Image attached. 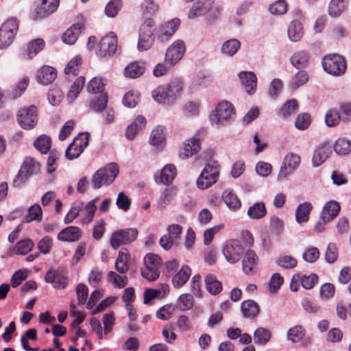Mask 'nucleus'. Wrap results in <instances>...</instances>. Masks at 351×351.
I'll return each mask as SVG.
<instances>
[{"mask_svg":"<svg viewBox=\"0 0 351 351\" xmlns=\"http://www.w3.org/2000/svg\"><path fill=\"white\" fill-rule=\"evenodd\" d=\"M165 128L162 126H158L154 129L149 138V143L154 146H157L165 141Z\"/></svg>","mask_w":351,"mask_h":351,"instance_id":"a19ab883","label":"nucleus"},{"mask_svg":"<svg viewBox=\"0 0 351 351\" xmlns=\"http://www.w3.org/2000/svg\"><path fill=\"white\" fill-rule=\"evenodd\" d=\"M178 308L182 311L191 309L193 306V297L191 294H182L178 300Z\"/></svg>","mask_w":351,"mask_h":351,"instance_id":"bf43d9fd","label":"nucleus"},{"mask_svg":"<svg viewBox=\"0 0 351 351\" xmlns=\"http://www.w3.org/2000/svg\"><path fill=\"white\" fill-rule=\"evenodd\" d=\"M222 252L226 261L234 264L241 259L244 253V249L239 240L230 239L225 243Z\"/></svg>","mask_w":351,"mask_h":351,"instance_id":"1a4fd4ad","label":"nucleus"},{"mask_svg":"<svg viewBox=\"0 0 351 351\" xmlns=\"http://www.w3.org/2000/svg\"><path fill=\"white\" fill-rule=\"evenodd\" d=\"M298 109V101L295 99H289L281 108L280 114L284 118H287L296 112Z\"/></svg>","mask_w":351,"mask_h":351,"instance_id":"5fc2aeb1","label":"nucleus"},{"mask_svg":"<svg viewBox=\"0 0 351 351\" xmlns=\"http://www.w3.org/2000/svg\"><path fill=\"white\" fill-rule=\"evenodd\" d=\"M145 62L135 61L129 64L125 69V75L131 78H136L145 72Z\"/></svg>","mask_w":351,"mask_h":351,"instance_id":"f704fd0d","label":"nucleus"},{"mask_svg":"<svg viewBox=\"0 0 351 351\" xmlns=\"http://www.w3.org/2000/svg\"><path fill=\"white\" fill-rule=\"evenodd\" d=\"M240 46L241 43L237 39H230L223 43L221 47V52L232 56L236 53Z\"/></svg>","mask_w":351,"mask_h":351,"instance_id":"de8ad7c7","label":"nucleus"},{"mask_svg":"<svg viewBox=\"0 0 351 351\" xmlns=\"http://www.w3.org/2000/svg\"><path fill=\"white\" fill-rule=\"evenodd\" d=\"M19 23L15 19L7 20L0 27V49L8 47L18 32Z\"/></svg>","mask_w":351,"mask_h":351,"instance_id":"0eeeda50","label":"nucleus"},{"mask_svg":"<svg viewBox=\"0 0 351 351\" xmlns=\"http://www.w3.org/2000/svg\"><path fill=\"white\" fill-rule=\"evenodd\" d=\"M107 280L119 289L123 288L128 283V278L125 276H121L112 271L108 273Z\"/></svg>","mask_w":351,"mask_h":351,"instance_id":"603ef678","label":"nucleus"},{"mask_svg":"<svg viewBox=\"0 0 351 351\" xmlns=\"http://www.w3.org/2000/svg\"><path fill=\"white\" fill-rule=\"evenodd\" d=\"M104 86L105 84L102 79L94 77L89 82L87 89L89 93L101 94L104 90Z\"/></svg>","mask_w":351,"mask_h":351,"instance_id":"69168bd1","label":"nucleus"},{"mask_svg":"<svg viewBox=\"0 0 351 351\" xmlns=\"http://www.w3.org/2000/svg\"><path fill=\"white\" fill-rule=\"evenodd\" d=\"M222 198L224 203L230 210H237L241 206V200L232 189L224 191Z\"/></svg>","mask_w":351,"mask_h":351,"instance_id":"cd10ccee","label":"nucleus"},{"mask_svg":"<svg viewBox=\"0 0 351 351\" xmlns=\"http://www.w3.org/2000/svg\"><path fill=\"white\" fill-rule=\"evenodd\" d=\"M309 80L308 73L304 70L298 71L291 79L289 84V88L292 90H296L301 86L305 84Z\"/></svg>","mask_w":351,"mask_h":351,"instance_id":"58836bf2","label":"nucleus"},{"mask_svg":"<svg viewBox=\"0 0 351 351\" xmlns=\"http://www.w3.org/2000/svg\"><path fill=\"white\" fill-rule=\"evenodd\" d=\"M332 148L329 145L318 147L314 152L312 163L314 167H319L324 163L332 154Z\"/></svg>","mask_w":351,"mask_h":351,"instance_id":"5701e85b","label":"nucleus"},{"mask_svg":"<svg viewBox=\"0 0 351 351\" xmlns=\"http://www.w3.org/2000/svg\"><path fill=\"white\" fill-rule=\"evenodd\" d=\"M304 329L301 326H295L287 332V339L293 343L298 342L304 336Z\"/></svg>","mask_w":351,"mask_h":351,"instance_id":"052dcab7","label":"nucleus"},{"mask_svg":"<svg viewBox=\"0 0 351 351\" xmlns=\"http://www.w3.org/2000/svg\"><path fill=\"white\" fill-rule=\"evenodd\" d=\"M340 120V114L336 109H330L326 114L325 123L328 127H335L337 125Z\"/></svg>","mask_w":351,"mask_h":351,"instance_id":"13d9d810","label":"nucleus"},{"mask_svg":"<svg viewBox=\"0 0 351 351\" xmlns=\"http://www.w3.org/2000/svg\"><path fill=\"white\" fill-rule=\"evenodd\" d=\"M176 176V169L173 165H166L163 169L154 176L156 183L165 185L170 184Z\"/></svg>","mask_w":351,"mask_h":351,"instance_id":"f3484780","label":"nucleus"},{"mask_svg":"<svg viewBox=\"0 0 351 351\" xmlns=\"http://www.w3.org/2000/svg\"><path fill=\"white\" fill-rule=\"evenodd\" d=\"M324 70L333 75H341L346 69V62L344 58L338 54L326 55L322 59Z\"/></svg>","mask_w":351,"mask_h":351,"instance_id":"7ed1b4c3","label":"nucleus"},{"mask_svg":"<svg viewBox=\"0 0 351 351\" xmlns=\"http://www.w3.org/2000/svg\"><path fill=\"white\" fill-rule=\"evenodd\" d=\"M335 152L339 155H346L351 152V141L346 138H339L334 145Z\"/></svg>","mask_w":351,"mask_h":351,"instance_id":"79ce46f5","label":"nucleus"},{"mask_svg":"<svg viewBox=\"0 0 351 351\" xmlns=\"http://www.w3.org/2000/svg\"><path fill=\"white\" fill-rule=\"evenodd\" d=\"M234 113L232 104L227 101L220 102L215 108V112L211 117V121L217 124L222 123L231 118Z\"/></svg>","mask_w":351,"mask_h":351,"instance_id":"4468645a","label":"nucleus"},{"mask_svg":"<svg viewBox=\"0 0 351 351\" xmlns=\"http://www.w3.org/2000/svg\"><path fill=\"white\" fill-rule=\"evenodd\" d=\"M117 47V36L114 32H110L100 40L97 55L101 58L111 56L115 53Z\"/></svg>","mask_w":351,"mask_h":351,"instance_id":"f8f14e48","label":"nucleus"},{"mask_svg":"<svg viewBox=\"0 0 351 351\" xmlns=\"http://www.w3.org/2000/svg\"><path fill=\"white\" fill-rule=\"evenodd\" d=\"M138 236L136 228L120 230L112 233L110 238L112 247L117 250L121 245H128L134 241Z\"/></svg>","mask_w":351,"mask_h":351,"instance_id":"9d476101","label":"nucleus"},{"mask_svg":"<svg viewBox=\"0 0 351 351\" xmlns=\"http://www.w3.org/2000/svg\"><path fill=\"white\" fill-rule=\"evenodd\" d=\"M83 29V24L77 23L73 24L69 29H67L62 36V41L68 45L74 44L79 35L82 33Z\"/></svg>","mask_w":351,"mask_h":351,"instance_id":"b1692460","label":"nucleus"},{"mask_svg":"<svg viewBox=\"0 0 351 351\" xmlns=\"http://www.w3.org/2000/svg\"><path fill=\"white\" fill-rule=\"evenodd\" d=\"M66 273L60 269L50 268L46 273L45 280L50 283L56 289H64L68 285Z\"/></svg>","mask_w":351,"mask_h":351,"instance_id":"ddd939ff","label":"nucleus"},{"mask_svg":"<svg viewBox=\"0 0 351 351\" xmlns=\"http://www.w3.org/2000/svg\"><path fill=\"white\" fill-rule=\"evenodd\" d=\"M21 167L29 176L36 175L40 172V165L32 157H26Z\"/></svg>","mask_w":351,"mask_h":351,"instance_id":"2f4dec72","label":"nucleus"},{"mask_svg":"<svg viewBox=\"0 0 351 351\" xmlns=\"http://www.w3.org/2000/svg\"><path fill=\"white\" fill-rule=\"evenodd\" d=\"M129 255L122 251L119 252L118 257L115 263V269L120 274H125L128 270V261Z\"/></svg>","mask_w":351,"mask_h":351,"instance_id":"8fccbe9b","label":"nucleus"},{"mask_svg":"<svg viewBox=\"0 0 351 351\" xmlns=\"http://www.w3.org/2000/svg\"><path fill=\"white\" fill-rule=\"evenodd\" d=\"M191 274L189 267L184 265L172 279L173 285L176 288L182 287L189 280Z\"/></svg>","mask_w":351,"mask_h":351,"instance_id":"473e14b6","label":"nucleus"},{"mask_svg":"<svg viewBox=\"0 0 351 351\" xmlns=\"http://www.w3.org/2000/svg\"><path fill=\"white\" fill-rule=\"evenodd\" d=\"M82 59L80 56L73 58L66 65L64 69L66 74L72 73L73 75L79 74V67L82 64Z\"/></svg>","mask_w":351,"mask_h":351,"instance_id":"e2e57ef3","label":"nucleus"},{"mask_svg":"<svg viewBox=\"0 0 351 351\" xmlns=\"http://www.w3.org/2000/svg\"><path fill=\"white\" fill-rule=\"evenodd\" d=\"M205 284L207 291L213 295L218 294L222 290L221 282L217 279L215 275H206L205 277Z\"/></svg>","mask_w":351,"mask_h":351,"instance_id":"e433bc0d","label":"nucleus"},{"mask_svg":"<svg viewBox=\"0 0 351 351\" xmlns=\"http://www.w3.org/2000/svg\"><path fill=\"white\" fill-rule=\"evenodd\" d=\"M59 5V0H42L39 6L36 9L38 18H44L54 12Z\"/></svg>","mask_w":351,"mask_h":351,"instance_id":"4be33fe9","label":"nucleus"},{"mask_svg":"<svg viewBox=\"0 0 351 351\" xmlns=\"http://www.w3.org/2000/svg\"><path fill=\"white\" fill-rule=\"evenodd\" d=\"M145 269L141 270L142 276L149 281L156 280L160 275L158 271L162 265V261L159 256L149 253L144 258Z\"/></svg>","mask_w":351,"mask_h":351,"instance_id":"39448f33","label":"nucleus"},{"mask_svg":"<svg viewBox=\"0 0 351 351\" xmlns=\"http://www.w3.org/2000/svg\"><path fill=\"white\" fill-rule=\"evenodd\" d=\"M16 119L23 129L29 130L34 128L38 123L37 108L32 105L20 109L16 114Z\"/></svg>","mask_w":351,"mask_h":351,"instance_id":"423d86ee","label":"nucleus"},{"mask_svg":"<svg viewBox=\"0 0 351 351\" xmlns=\"http://www.w3.org/2000/svg\"><path fill=\"white\" fill-rule=\"evenodd\" d=\"M98 198H95L86 204L85 206L84 210L86 213V215L82 219V222L84 223H88L92 221L95 213L96 211V206L95 203L97 201Z\"/></svg>","mask_w":351,"mask_h":351,"instance_id":"0e129e2a","label":"nucleus"},{"mask_svg":"<svg viewBox=\"0 0 351 351\" xmlns=\"http://www.w3.org/2000/svg\"><path fill=\"white\" fill-rule=\"evenodd\" d=\"M45 46V42L41 38L35 39L29 43L27 49V59H32L40 51H41Z\"/></svg>","mask_w":351,"mask_h":351,"instance_id":"c03bdc74","label":"nucleus"},{"mask_svg":"<svg viewBox=\"0 0 351 351\" xmlns=\"http://www.w3.org/2000/svg\"><path fill=\"white\" fill-rule=\"evenodd\" d=\"M85 80L84 77H77L71 85L67 98L71 101H73L83 88Z\"/></svg>","mask_w":351,"mask_h":351,"instance_id":"09e8293b","label":"nucleus"},{"mask_svg":"<svg viewBox=\"0 0 351 351\" xmlns=\"http://www.w3.org/2000/svg\"><path fill=\"white\" fill-rule=\"evenodd\" d=\"M155 29V23L152 19H147L141 25L138 42L139 51H146L152 47L154 40L153 33Z\"/></svg>","mask_w":351,"mask_h":351,"instance_id":"20e7f679","label":"nucleus"},{"mask_svg":"<svg viewBox=\"0 0 351 351\" xmlns=\"http://www.w3.org/2000/svg\"><path fill=\"white\" fill-rule=\"evenodd\" d=\"M119 173V167L115 162H111L106 167L98 169L92 177L93 187L95 189H98L103 185H110Z\"/></svg>","mask_w":351,"mask_h":351,"instance_id":"f03ea898","label":"nucleus"},{"mask_svg":"<svg viewBox=\"0 0 351 351\" xmlns=\"http://www.w3.org/2000/svg\"><path fill=\"white\" fill-rule=\"evenodd\" d=\"M34 145L40 153L47 154L51 146V138L47 135H40L34 141Z\"/></svg>","mask_w":351,"mask_h":351,"instance_id":"37998d69","label":"nucleus"},{"mask_svg":"<svg viewBox=\"0 0 351 351\" xmlns=\"http://www.w3.org/2000/svg\"><path fill=\"white\" fill-rule=\"evenodd\" d=\"M214 0H197L190 9L189 18L193 19L205 14L211 9Z\"/></svg>","mask_w":351,"mask_h":351,"instance_id":"6ab92c4d","label":"nucleus"},{"mask_svg":"<svg viewBox=\"0 0 351 351\" xmlns=\"http://www.w3.org/2000/svg\"><path fill=\"white\" fill-rule=\"evenodd\" d=\"M146 124V119L144 117L139 115L135 121L128 126L125 131V136L128 139L133 140L137 133L141 130Z\"/></svg>","mask_w":351,"mask_h":351,"instance_id":"bb28decb","label":"nucleus"},{"mask_svg":"<svg viewBox=\"0 0 351 351\" xmlns=\"http://www.w3.org/2000/svg\"><path fill=\"white\" fill-rule=\"evenodd\" d=\"M345 0H331L328 8V14L331 16H339L344 11L346 6Z\"/></svg>","mask_w":351,"mask_h":351,"instance_id":"ea45409f","label":"nucleus"},{"mask_svg":"<svg viewBox=\"0 0 351 351\" xmlns=\"http://www.w3.org/2000/svg\"><path fill=\"white\" fill-rule=\"evenodd\" d=\"M107 102L106 94L101 93L99 97L91 100L90 107L95 112H101L106 108Z\"/></svg>","mask_w":351,"mask_h":351,"instance_id":"4d7b16f0","label":"nucleus"},{"mask_svg":"<svg viewBox=\"0 0 351 351\" xmlns=\"http://www.w3.org/2000/svg\"><path fill=\"white\" fill-rule=\"evenodd\" d=\"M313 206L309 202L300 204L295 211V218L298 223L306 222L308 220V215L311 211Z\"/></svg>","mask_w":351,"mask_h":351,"instance_id":"4c0bfd02","label":"nucleus"},{"mask_svg":"<svg viewBox=\"0 0 351 351\" xmlns=\"http://www.w3.org/2000/svg\"><path fill=\"white\" fill-rule=\"evenodd\" d=\"M34 244L29 239H25L16 243L13 250L17 254L25 255L32 250Z\"/></svg>","mask_w":351,"mask_h":351,"instance_id":"a18cd8bd","label":"nucleus"},{"mask_svg":"<svg viewBox=\"0 0 351 351\" xmlns=\"http://www.w3.org/2000/svg\"><path fill=\"white\" fill-rule=\"evenodd\" d=\"M318 282V276L315 274H311L308 276L301 274L300 283L306 289H312Z\"/></svg>","mask_w":351,"mask_h":351,"instance_id":"338daca9","label":"nucleus"},{"mask_svg":"<svg viewBox=\"0 0 351 351\" xmlns=\"http://www.w3.org/2000/svg\"><path fill=\"white\" fill-rule=\"evenodd\" d=\"M180 25V20L175 18L159 27L158 39L161 41L169 40Z\"/></svg>","mask_w":351,"mask_h":351,"instance_id":"a211bd4d","label":"nucleus"},{"mask_svg":"<svg viewBox=\"0 0 351 351\" xmlns=\"http://www.w3.org/2000/svg\"><path fill=\"white\" fill-rule=\"evenodd\" d=\"M185 51V44L182 40H177L174 41L167 49L165 61L170 66H174L182 58Z\"/></svg>","mask_w":351,"mask_h":351,"instance_id":"9b49d317","label":"nucleus"},{"mask_svg":"<svg viewBox=\"0 0 351 351\" xmlns=\"http://www.w3.org/2000/svg\"><path fill=\"white\" fill-rule=\"evenodd\" d=\"M311 122V115L308 113H302L298 115L295 121V127L300 130L308 128Z\"/></svg>","mask_w":351,"mask_h":351,"instance_id":"774afa93","label":"nucleus"},{"mask_svg":"<svg viewBox=\"0 0 351 351\" xmlns=\"http://www.w3.org/2000/svg\"><path fill=\"white\" fill-rule=\"evenodd\" d=\"M42 215L41 207L38 204H36L29 208L28 214L25 217V221L29 223L32 221H40L42 219Z\"/></svg>","mask_w":351,"mask_h":351,"instance_id":"864d4df0","label":"nucleus"},{"mask_svg":"<svg viewBox=\"0 0 351 351\" xmlns=\"http://www.w3.org/2000/svg\"><path fill=\"white\" fill-rule=\"evenodd\" d=\"M340 208L338 202L333 200L329 201L324 205L321 215L323 216V219L331 221L338 215Z\"/></svg>","mask_w":351,"mask_h":351,"instance_id":"7c9ffc66","label":"nucleus"},{"mask_svg":"<svg viewBox=\"0 0 351 351\" xmlns=\"http://www.w3.org/2000/svg\"><path fill=\"white\" fill-rule=\"evenodd\" d=\"M57 77L56 70L50 66H44L37 72L36 79L38 83L48 85L53 82Z\"/></svg>","mask_w":351,"mask_h":351,"instance_id":"412c9836","label":"nucleus"},{"mask_svg":"<svg viewBox=\"0 0 351 351\" xmlns=\"http://www.w3.org/2000/svg\"><path fill=\"white\" fill-rule=\"evenodd\" d=\"M140 7L144 16H153L158 11V5L153 0H144Z\"/></svg>","mask_w":351,"mask_h":351,"instance_id":"6e6d98bb","label":"nucleus"},{"mask_svg":"<svg viewBox=\"0 0 351 351\" xmlns=\"http://www.w3.org/2000/svg\"><path fill=\"white\" fill-rule=\"evenodd\" d=\"M254 337L256 343L265 345L271 338V333L266 328H258L254 333Z\"/></svg>","mask_w":351,"mask_h":351,"instance_id":"3c124183","label":"nucleus"},{"mask_svg":"<svg viewBox=\"0 0 351 351\" xmlns=\"http://www.w3.org/2000/svg\"><path fill=\"white\" fill-rule=\"evenodd\" d=\"M241 308L243 316L249 319L256 317L260 311L258 304L252 300L243 301Z\"/></svg>","mask_w":351,"mask_h":351,"instance_id":"c85d7f7f","label":"nucleus"},{"mask_svg":"<svg viewBox=\"0 0 351 351\" xmlns=\"http://www.w3.org/2000/svg\"><path fill=\"white\" fill-rule=\"evenodd\" d=\"M182 229V227L178 224L169 226L168 234L162 236L160 239V246L165 250H169L173 243L180 238Z\"/></svg>","mask_w":351,"mask_h":351,"instance_id":"dca6fc26","label":"nucleus"},{"mask_svg":"<svg viewBox=\"0 0 351 351\" xmlns=\"http://www.w3.org/2000/svg\"><path fill=\"white\" fill-rule=\"evenodd\" d=\"M199 131H198L193 138L187 141L184 144L182 154L186 158L191 157L197 153L200 149L199 138L198 137Z\"/></svg>","mask_w":351,"mask_h":351,"instance_id":"c756f323","label":"nucleus"},{"mask_svg":"<svg viewBox=\"0 0 351 351\" xmlns=\"http://www.w3.org/2000/svg\"><path fill=\"white\" fill-rule=\"evenodd\" d=\"M82 231L80 228L69 226L61 230L58 234V239L62 241L73 242L80 239Z\"/></svg>","mask_w":351,"mask_h":351,"instance_id":"393cba45","label":"nucleus"},{"mask_svg":"<svg viewBox=\"0 0 351 351\" xmlns=\"http://www.w3.org/2000/svg\"><path fill=\"white\" fill-rule=\"evenodd\" d=\"M217 165L206 164L197 180V186L199 189H206L214 184L219 177Z\"/></svg>","mask_w":351,"mask_h":351,"instance_id":"6e6552de","label":"nucleus"},{"mask_svg":"<svg viewBox=\"0 0 351 351\" xmlns=\"http://www.w3.org/2000/svg\"><path fill=\"white\" fill-rule=\"evenodd\" d=\"M83 208L84 203L82 202H75L73 203L70 210L64 217V222L66 224L71 223L75 218H77Z\"/></svg>","mask_w":351,"mask_h":351,"instance_id":"49530a36","label":"nucleus"},{"mask_svg":"<svg viewBox=\"0 0 351 351\" xmlns=\"http://www.w3.org/2000/svg\"><path fill=\"white\" fill-rule=\"evenodd\" d=\"M121 7L122 2L121 0H111L106 6V14L108 17L113 18L117 16Z\"/></svg>","mask_w":351,"mask_h":351,"instance_id":"680f3d73","label":"nucleus"},{"mask_svg":"<svg viewBox=\"0 0 351 351\" xmlns=\"http://www.w3.org/2000/svg\"><path fill=\"white\" fill-rule=\"evenodd\" d=\"M183 83L179 78H174L169 84L155 88L152 93L153 99L158 104L172 105L180 96Z\"/></svg>","mask_w":351,"mask_h":351,"instance_id":"f257e3e1","label":"nucleus"},{"mask_svg":"<svg viewBox=\"0 0 351 351\" xmlns=\"http://www.w3.org/2000/svg\"><path fill=\"white\" fill-rule=\"evenodd\" d=\"M310 60V55L306 51H299L294 53L290 61L292 65L297 69H303L308 66Z\"/></svg>","mask_w":351,"mask_h":351,"instance_id":"a878e982","label":"nucleus"},{"mask_svg":"<svg viewBox=\"0 0 351 351\" xmlns=\"http://www.w3.org/2000/svg\"><path fill=\"white\" fill-rule=\"evenodd\" d=\"M239 77L245 91L249 95L254 93L257 86V77L256 74L252 71H241L239 74Z\"/></svg>","mask_w":351,"mask_h":351,"instance_id":"aec40b11","label":"nucleus"},{"mask_svg":"<svg viewBox=\"0 0 351 351\" xmlns=\"http://www.w3.org/2000/svg\"><path fill=\"white\" fill-rule=\"evenodd\" d=\"M289 39L293 42L300 40L303 36L302 25L299 21H292L287 29Z\"/></svg>","mask_w":351,"mask_h":351,"instance_id":"c9c22d12","label":"nucleus"},{"mask_svg":"<svg viewBox=\"0 0 351 351\" xmlns=\"http://www.w3.org/2000/svg\"><path fill=\"white\" fill-rule=\"evenodd\" d=\"M247 216L252 219H260L267 214V210L263 202H258L250 206L247 210Z\"/></svg>","mask_w":351,"mask_h":351,"instance_id":"72a5a7b5","label":"nucleus"},{"mask_svg":"<svg viewBox=\"0 0 351 351\" xmlns=\"http://www.w3.org/2000/svg\"><path fill=\"white\" fill-rule=\"evenodd\" d=\"M258 268V257L254 250L248 249L243 253L242 270L246 275L252 276L256 274Z\"/></svg>","mask_w":351,"mask_h":351,"instance_id":"2eb2a0df","label":"nucleus"}]
</instances>
